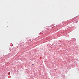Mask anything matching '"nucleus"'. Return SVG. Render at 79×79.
I'll return each instance as SVG.
<instances>
[{
  "label": "nucleus",
  "mask_w": 79,
  "mask_h": 79,
  "mask_svg": "<svg viewBox=\"0 0 79 79\" xmlns=\"http://www.w3.org/2000/svg\"><path fill=\"white\" fill-rule=\"evenodd\" d=\"M32 65H34V64H32Z\"/></svg>",
  "instance_id": "f257e3e1"
}]
</instances>
